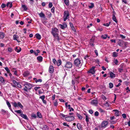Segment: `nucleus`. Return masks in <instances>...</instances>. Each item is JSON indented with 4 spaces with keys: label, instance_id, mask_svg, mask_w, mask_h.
Masks as SVG:
<instances>
[{
    "label": "nucleus",
    "instance_id": "58",
    "mask_svg": "<svg viewBox=\"0 0 130 130\" xmlns=\"http://www.w3.org/2000/svg\"><path fill=\"white\" fill-rule=\"evenodd\" d=\"M89 56L88 55H87L86 56H85L84 57V59L86 60H87L88 59V57Z\"/></svg>",
    "mask_w": 130,
    "mask_h": 130
},
{
    "label": "nucleus",
    "instance_id": "17",
    "mask_svg": "<svg viewBox=\"0 0 130 130\" xmlns=\"http://www.w3.org/2000/svg\"><path fill=\"white\" fill-rule=\"evenodd\" d=\"M113 111L115 112V115L116 116H119V111L118 110L115 109L113 110Z\"/></svg>",
    "mask_w": 130,
    "mask_h": 130
},
{
    "label": "nucleus",
    "instance_id": "1",
    "mask_svg": "<svg viewBox=\"0 0 130 130\" xmlns=\"http://www.w3.org/2000/svg\"><path fill=\"white\" fill-rule=\"evenodd\" d=\"M23 85L25 86V87L23 88V90L26 92L27 91V90L31 89L32 87L31 84L26 82H24Z\"/></svg>",
    "mask_w": 130,
    "mask_h": 130
},
{
    "label": "nucleus",
    "instance_id": "45",
    "mask_svg": "<svg viewBox=\"0 0 130 130\" xmlns=\"http://www.w3.org/2000/svg\"><path fill=\"white\" fill-rule=\"evenodd\" d=\"M15 112L19 113L21 114L22 113V111L21 110H15Z\"/></svg>",
    "mask_w": 130,
    "mask_h": 130
},
{
    "label": "nucleus",
    "instance_id": "50",
    "mask_svg": "<svg viewBox=\"0 0 130 130\" xmlns=\"http://www.w3.org/2000/svg\"><path fill=\"white\" fill-rule=\"evenodd\" d=\"M17 87L19 88H21V86L20 84H19V83H18L16 86V87Z\"/></svg>",
    "mask_w": 130,
    "mask_h": 130
},
{
    "label": "nucleus",
    "instance_id": "39",
    "mask_svg": "<svg viewBox=\"0 0 130 130\" xmlns=\"http://www.w3.org/2000/svg\"><path fill=\"white\" fill-rule=\"evenodd\" d=\"M123 41V44H124L125 47H127L128 45V43L127 42H124L123 41Z\"/></svg>",
    "mask_w": 130,
    "mask_h": 130
},
{
    "label": "nucleus",
    "instance_id": "42",
    "mask_svg": "<svg viewBox=\"0 0 130 130\" xmlns=\"http://www.w3.org/2000/svg\"><path fill=\"white\" fill-rule=\"evenodd\" d=\"M22 7L25 10H26L27 9V8L26 7L25 5H22Z\"/></svg>",
    "mask_w": 130,
    "mask_h": 130
},
{
    "label": "nucleus",
    "instance_id": "18",
    "mask_svg": "<svg viewBox=\"0 0 130 130\" xmlns=\"http://www.w3.org/2000/svg\"><path fill=\"white\" fill-rule=\"evenodd\" d=\"M13 37V40H17L18 42H20L17 39L18 38H19L18 36L17 35H14Z\"/></svg>",
    "mask_w": 130,
    "mask_h": 130
},
{
    "label": "nucleus",
    "instance_id": "31",
    "mask_svg": "<svg viewBox=\"0 0 130 130\" xmlns=\"http://www.w3.org/2000/svg\"><path fill=\"white\" fill-rule=\"evenodd\" d=\"M62 63V61L61 60H58L57 61V66H60Z\"/></svg>",
    "mask_w": 130,
    "mask_h": 130
},
{
    "label": "nucleus",
    "instance_id": "37",
    "mask_svg": "<svg viewBox=\"0 0 130 130\" xmlns=\"http://www.w3.org/2000/svg\"><path fill=\"white\" fill-rule=\"evenodd\" d=\"M18 106H19L21 109H22L23 107V106L20 102H18Z\"/></svg>",
    "mask_w": 130,
    "mask_h": 130
},
{
    "label": "nucleus",
    "instance_id": "10",
    "mask_svg": "<svg viewBox=\"0 0 130 130\" xmlns=\"http://www.w3.org/2000/svg\"><path fill=\"white\" fill-rule=\"evenodd\" d=\"M108 122L107 121H103L101 124V126L102 127H105L107 125Z\"/></svg>",
    "mask_w": 130,
    "mask_h": 130
},
{
    "label": "nucleus",
    "instance_id": "32",
    "mask_svg": "<svg viewBox=\"0 0 130 130\" xmlns=\"http://www.w3.org/2000/svg\"><path fill=\"white\" fill-rule=\"evenodd\" d=\"M64 2L65 4L67 6L69 5V0H64Z\"/></svg>",
    "mask_w": 130,
    "mask_h": 130
},
{
    "label": "nucleus",
    "instance_id": "44",
    "mask_svg": "<svg viewBox=\"0 0 130 130\" xmlns=\"http://www.w3.org/2000/svg\"><path fill=\"white\" fill-rule=\"evenodd\" d=\"M53 6V4L51 2H50L49 3L48 6L50 8H51Z\"/></svg>",
    "mask_w": 130,
    "mask_h": 130
},
{
    "label": "nucleus",
    "instance_id": "28",
    "mask_svg": "<svg viewBox=\"0 0 130 130\" xmlns=\"http://www.w3.org/2000/svg\"><path fill=\"white\" fill-rule=\"evenodd\" d=\"M107 37V35L106 34L103 35H102L101 37L104 39H106Z\"/></svg>",
    "mask_w": 130,
    "mask_h": 130
},
{
    "label": "nucleus",
    "instance_id": "36",
    "mask_svg": "<svg viewBox=\"0 0 130 130\" xmlns=\"http://www.w3.org/2000/svg\"><path fill=\"white\" fill-rule=\"evenodd\" d=\"M31 117L32 119L33 118H36V117L37 116L36 114L33 113L31 114Z\"/></svg>",
    "mask_w": 130,
    "mask_h": 130
},
{
    "label": "nucleus",
    "instance_id": "8",
    "mask_svg": "<svg viewBox=\"0 0 130 130\" xmlns=\"http://www.w3.org/2000/svg\"><path fill=\"white\" fill-rule=\"evenodd\" d=\"M72 64L71 62H66L65 67L68 68H72Z\"/></svg>",
    "mask_w": 130,
    "mask_h": 130
},
{
    "label": "nucleus",
    "instance_id": "24",
    "mask_svg": "<svg viewBox=\"0 0 130 130\" xmlns=\"http://www.w3.org/2000/svg\"><path fill=\"white\" fill-rule=\"evenodd\" d=\"M15 50L18 53L20 52L21 51V48L19 47V49L17 47H16L15 49Z\"/></svg>",
    "mask_w": 130,
    "mask_h": 130
},
{
    "label": "nucleus",
    "instance_id": "33",
    "mask_svg": "<svg viewBox=\"0 0 130 130\" xmlns=\"http://www.w3.org/2000/svg\"><path fill=\"white\" fill-rule=\"evenodd\" d=\"M7 6L11 7L12 6V3H10L9 2H8L7 4Z\"/></svg>",
    "mask_w": 130,
    "mask_h": 130
},
{
    "label": "nucleus",
    "instance_id": "6",
    "mask_svg": "<svg viewBox=\"0 0 130 130\" xmlns=\"http://www.w3.org/2000/svg\"><path fill=\"white\" fill-rule=\"evenodd\" d=\"M91 104L95 106H96L98 104V101L97 99H93L91 101Z\"/></svg>",
    "mask_w": 130,
    "mask_h": 130
},
{
    "label": "nucleus",
    "instance_id": "38",
    "mask_svg": "<svg viewBox=\"0 0 130 130\" xmlns=\"http://www.w3.org/2000/svg\"><path fill=\"white\" fill-rule=\"evenodd\" d=\"M37 116L39 118H41L42 117V116L41 115V113L39 112H38L37 113Z\"/></svg>",
    "mask_w": 130,
    "mask_h": 130
},
{
    "label": "nucleus",
    "instance_id": "51",
    "mask_svg": "<svg viewBox=\"0 0 130 130\" xmlns=\"http://www.w3.org/2000/svg\"><path fill=\"white\" fill-rule=\"evenodd\" d=\"M114 63L117 65H118V61L117 59H116L113 61Z\"/></svg>",
    "mask_w": 130,
    "mask_h": 130
},
{
    "label": "nucleus",
    "instance_id": "3",
    "mask_svg": "<svg viewBox=\"0 0 130 130\" xmlns=\"http://www.w3.org/2000/svg\"><path fill=\"white\" fill-rule=\"evenodd\" d=\"M74 64L76 66L79 67L81 64V61L78 59H76L74 60Z\"/></svg>",
    "mask_w": 130,
    "mask_h": 130
},
{
    "label": "nucleus",
    "instance_id": "16",
    "mask_svg": "<svg viewBox=\"0 0 130 130\" xmlns=\"http://www.w3.org/2000/svg\"><path fill=\"white\" fill-rule=\"evenodd\" d=\"M6 104L9 107V109L11 110H12V109L11 107V105L9 102L7 100L6 101Z\"/></svg>",
    "mask_w": 130,
    "mask_h": 130
},
{
    "label": "nucleus",
    "instance_id": "48",
    "mask_svg": "<svg viewBox=\"0 0 130 130\" xmlns=\"http://www.w3.org/2000/svg\"><path fill=\"white\" fill-rule=\"evenodd\" d=\"M86 120L87 122H89V118L88 116L86 115Z\"/></svg>",
    "mask_w": 130,
    "mask_h": 130
},
{
    "label": "nucleus",
    "instance_id": "46",
    "mask_svg": "<svg viewBox=\"0 0 130 130\" xmlns=\"http://www.w3.org/2000/svg\"><path fill=\"white\" fill-rule=\"evenodd\" d=\"M5 69L7 71L8 73H9L10 72V70L9 69L8 67L5 68Z\"/></svg>",
    "mask_w": 130,
    "mask_h": 130
},
{
    "label": "nucleus",
    "instance_id": "25",
    "mask_svg": "<svg viewBox=\"0 0 130 130\" xmlns=\"http://www.w3.org/2000/svg\"><path fill=\"white\" fill-rule=\"evenodd\" d=\"M5 34L2 32H0V38H4Z\"/></svg>",
    "mask_w": 130,
    "mask_h": 130
},
{
    "label": "nucleus",
    "instance_id": "26",
    "mask_svg": "<svg viewBox=\"0 0 130 130\" xmlns=\"http://www.w3.org/2000/svg\"><path fill=\"white\" fill-rule=\"evenodd\" d=\"M112 19L113 21L116 22H117V21L116 19V17L114 14L113 15Z\"/></svg>",
    "mask_w": 130,
    "mask_h": 130
},
{
    "label": "nucleus",
    "instance_id": "19",
    "mask_svg": "<svg viewBox=\"0 0 130 130\" xmlns=\"http://www.w3.org/2000/svg\"><path fill=\"white\" fill-rule=\"evenodd\" d=\"M0 81L2 84H4L5 83V80L2 76L0 77Z\"/></svg>",
    "mask_w": 130,
    "mask_h": 130
},
{
    "label": "nucleus",
    "instance_id": "15",
    "mask_svg": "<svg viewBox=\"0 0 130 130\" xmlns=\"http://www.w3.org/2000/svg\"><path fill=\"white\" fill-rule=\"evenodd\" d=\"M20 115L23 118L25 119H28V117L26 115L24 114H21Z\"/></svg>",
    "mask_w": 130,
    "mask_h": 130
},
{
    "label": "nucleus",
    "instance_id": "22",
    "mask_svg": "<svg viewBox=\"0 0 130 130\" xmlns=\"http://www.w3.org/2000/svg\"><path fill=\"white\" fill-rule=\"evenodd\" d=\"M109 74L110 75V77L111 78H113L114 77H115V75L111 72H109Z\"/></svg>",
    "mask_w": 130,
    "mask_h": 130
},
{
    "label": "nucleus",
    "instance_id": "23",
    "mask_svg": "<svg viewBox=\"0 0 130 130\" xmlns=\"http://www.w3.org/2000/svg\"><path fill=\"white\" fill-rule=\"evenodd\" d=\"M40 53V51L39 50H37L36 51H34V53L36 56H37L38 55V53Z\"/></svg>",
    "mask_w": 130,
    "mask_h": 130
},
{
    "label": "nucleus",
    "instance_id": "59",
    "mask_svg": "<svg viewBox=\"0 0 130 130\" xmlns=\"http://www.w3.org/2000/svg\"><path fill=\"white\" fill-rule=\"evenodd\" d=\"M120 36L123 39H124L125 38V37L122 35H120Z\"/></svg>",
    "mask_w": 130,
    "mask_h": 130
},
{
    "label": "nucleus",
    "instance_id": "64",
    "mask_svg": "<svg viewBox=\"0 0 130 130\" xmlns=\"http://www.w3.org/2000/svg\"><path fill=\"white\" fill-rule=\"evenodd\" d=\"M89 113L91 114H92L93 113L92 110L91 109L89 110Z\"/></svg>",
    "mask_w": 130,
    "mask_h": 130
},
{
    "label": "nucleus",
    "instance_id": "57",
    "mask_svg": "<svg viewBox=\"0 0 130 130\" xmlns=\"http://www.w3.org/2000/svg\"><path fill=\"white\" fill-rule=\"evenodd\" d=\"M6 6V5L3 3H2L1 5V7L2 8H4Z\"/></svg>",
    "mask_w": 130,
    "mask_h": 130
},
{
    "label": "nucleus",
    "instance_id": "41",
    "mask_svg": "<svg viewBox=\"0 0 130 130\" xmlns=\"http://www.w3.org/2000/svg\"><path fill=\"white\" fill-rule=\"evenodd\" d=\"M109 88H112L113 87V84L111 83L109 84Z\"/></svg>",
    "mask_w": 130,
    "mask_h": 130
},
{
    "label": "nucleus",
    "instance_id": "13",
    "mask_svg": "<svg viewBox=\"0 0 130 130\" xmlns=\"http://www.w3.org/2000/svg\"><path fill=\"white\" fill-rule=\"evenodd\" d=\"M54 70V67L52 66H50L49 69V72L50 73H52L53 72Z\"/></svg>",
    "mask_w": 130,
    "mask_h": 130
},
{
    "label": "nucleus",
    "instance_id": "34",
    "mask_svg": "<svg viewBox=\"0 0 130 130\" xmlns=\"http://www.w3.org/2000/svg\"><path fill=\"white\" fill-rule=\"evenodd\" d=\"M12 103L14 107H18V103H17L16 102H14Z\"/></svg>",
    "mask_w": 130,
    "mask_h": 130
},
{
    "label": "nucleus",
    "instance_id": "9",
    "mask_svg": "<svg viewBox=\"0 0 130 130\" xmlns=\"http://www.w3.org/2000/svg\"><path fill=\"white\" fill-rule=\"evenodd\" d=\"M59 26L60 27L63 29H64L67 26V24L65 22L63 23L62 24H59Z\"/></svg>",
    "mask_w": 130,
    "mask_h": 130
},
{
    "label": "nucleus",
    "instance_id": "53",
    "mask_svg": "<svg viewBox=\"0 0 130 130\" xmlns=\"http://www.w3.org/2000/svg\"><path fill=\"white\" fill-rule=\"evenodd\" d=\"M59 116L61 117H64L65 116L62 113H60L59 115Z\"/></svg>",
    "mask_w": 130,
    "mask_h": 130
},
{
    "label": "nucleus",
    "instance_id": "52",
    "mask_svg": "<svg viewBox=\"0 0 130 130\" xmlns=\"http://www.w3.org/2000/svg\"><path fill=\"white\" fill-rule=\"evenodd\" d=\"M63 124L64 126H67V127H69V125H68V124H67V123H66V122L63 123Z\"/></svg>",
    "mask_w": 130,
    "mask_h": 130
},
{
    "label": "nucleus",
    "instance_id": "27",
    "mask_svg": "<svg viewBox=\"0 0 130 130\" xmlns=\"http://www.w3.org/2000/svg\"><path fill=\"white\" fill-rule=\"evenodd\" d=\"M8 111H5L3 109H2L1 110V113L3 114V115H5L6 113Z\"/></svg>",
    "mask_w": 130,
    "mask_h": 130
},
{
    "label": "nucleus",
    "instance_id": "20",
    "mask_svg": "<svg viewBox=\"0 0 130 130\" xmlns=\"http://www.w3.org/2000/svg\"><path fill=\"white\" fill-rule=\"evenodd\" d=\"M12 82L14 84V85L12 84V86L14 87H16V86L18 82H17L15 80H13L12 81Z\"/></svg>",
    "mask_w": 130,
    "mask_h": 130
},
{
    "label": "nucleus",
    "instance_id": "29",
    "mask_svg": "<svg viewBox=\"0 0 130 130\" xmlns=\"http://www.w3.org/2000/svg\"><path fill=\"white\" fill-rule=\"evenodd\" d=\"M29 74V72H25L23 74V75L25 77L27 76H28Z\"/></svg>",
    "mask_w": 130,
    "mask_h": 130
},
{
    "label": "nucleus",
    "instance_id": "63",
    "mask_svg": "<svg viewBox=\"0 0 130 130\" xmlns=\"http://www.w3.org/2000/svg\"><path fill=\"white\" fill-rule=\"evenodd\" d=\"M45 128V130H47L48 129V127L46 125H45L44 126L43 128Z\"/></svg>",
    "mask_w": 130,
    "mask_h": 130
},
{
    "label": "nucleus",
    "instance_id": "49",
    "mask_svg": "<svg viewBox=\"0 0 130 130\" xmlns=\"http://www.w3.org/2000/svg\"><path fill=\"white\" fill-rule=\"evenodd\" d=\"M91 5L89 6V7L90 8H92L94 7V5L92 3H91Z\"/></svg>",
    "mask_w": 130,
    "mask_h": 130
},
{
    "label": "nucleus",
    "instance_id": "2",
    "mask_svg": "<svg viewBox=\"0 0 130 130\" xmlns=\"http://www.w3.org/2000/svg\"><path fill=\"white\" fill-rule=\"evenodd\" d=\"M63 18L64 21H65L69 18V13L68 10L64 11Z\"/></svg>",
    "mask_w": 130,
    "mask_h": 130
},
{
    "label": "nucleus",
    "instance_id": "30",
    "mask_svg": "<svg viewBox=\"0 0 130 130\" xmlns=\"http://www.w3.org/2000/svg\"><path fill=\"white\" fill-rule=\"evenodd\" d=\"M76 116L79 119H82L83 117L80 115L78 113H77Z\"/></svg>",
    "mask_w": 130,
    "mask_h": 130
},
{
    "label": "nucleus",
    "instance_id": "35",
    "mask_svg": "<svg viewBox=\"0 0 130 130\" xmlns=\"http://www.w3.org/2000/svg\"><path fill=\"white\" fill-rule=\"evenodd\" d=\"M118 53L116 52H113V57H116L117 56Z\"/></svg>",
    "mask_w": 130,
    "mask_h": 130
},
{
    "label": "nucleus",
    "instance_id": "61",
    "mask_svg": "<svg viewBox=\"0 0 130 130\" xmlns=\"http://www.w3.org/2000/svg\"><path fill=\"white\" fill-rule=\"evenodd\" d=\"M42 81V79H38L37 81H35V82L36 83H37V82H41Z\"/></svg>",
    "mask_w": 130,
    "mask_h": 130
},
{
    "label": "nucleus",
    "instance_id": "62",
    "mask_svg": "<svg viewBox=\"0 0 130 130\" xmlns=\"http://www.w3.org/2000/svg\"><path fill=\"white\" fill-rule=\"evenodd\" d=\"M122 116L123 118H125L126 117V115L125 113L123 114H122Z\"/></svg>",
    "mask_w": 130,
    "mask_h": 130
},
{
    "label": "nucleus",
    "instance_id": "11",
    "mask_svg": "<svg viewBox=\"0 0 130 130\" xmlns=\"http://www.w3.org/2000/svg\"><path fill=\"white\" fill-rule=\"evenodd\" d=\"M77 128L79 130H82L83 129V128L82 126L80 123H78L77 124Z\"/></svg>",
    "mask_w": 130,
    "mask_h": 130
},
{
    "label": "nucleus",
    "instance_id": "5",
    "mask_svg": "<svg viewBox=\"0 0 130 130\" xmlns=\"http://www.w3.org/2000/svg\"><path fill=\"white\" fill-rule=\"evenodd\" d=\"M74 117L73 116L67 117L65 118V120L68 121H70L73 120Z\"/></svg>",
    "mask_w": 130,
    "mask_h": 130
},
{
    "label": "nucleus",
    "instance_id": "56",
    "mask_svg": "<svg viewBox=\"0 0 130 130\" xmlns=\"http://www.w3.org/2000/svg\"><path fill=\"white\" fill-rule=\"evenodd\" d=\"M53 61L54 64H56V63L57 62V61L56 60L54 59H53Z\"/></svg>",
    "mask_w": 130,
    "mask_h": 130
},
{
    "label": "nucleus",
    "instance_id": "40",
    "mask_svg": "<svg viewBox=\"0 0 130 130\" xmlns=\"http://www.w3.org/2000/svg\"><path fill=\"white\" fill-rule=\"evenodd\" d=\"M8 51L9 52L11 53L12 51V49L11 47H8Z\"/></svg>",
    "mask_w": 130,
    "mask_h": 130
},
{
    "label": "nucleus",
    "instance_id": "60",
    "mask_svg": "<svg viewBox=\"0 0 130 130\" xmlns=\"http://www.w3.org/2000/svg\"><path fill=\"white\" fill-rule=\"evenodd\" d=\"M102 98L104 100H106L107 99L106 97L104 96L103 95H102Z\"/></svg>",
    "mask_w": 130,
    "mask_h": 130
},
{
    "label": "nucleus",
    "instance_id": "54",
    "mask_svg": "<svg viewBox=\"0 0 130 130\" xmlns=\"http://www.w3.org/2000/svg\"><path fill=\"white\" fill-rule=\"evenodd\" d=\"M110 23V22H109V23H107L106 24H103V25L106 26H109V24Z\"/></svg>",
    "mask_w": 130,
    "mask_h": 130
},
{
    "label": "nucleus",
    "instance_id": "43",
    "mask_svg": "<svg viewBox=\"0 0 130 130\" xmlns=\"http://www.w3.org/2000/svg\"><path fill=\"white\" fill-rule=\"evenodd\" d=\"M45 98V96L44 95H43L39 97V98L42 99V100H44Z\"/></svg>",
    "mask_w": 130,
    "mask_h": 130
},
{
    "label": "nucleus",
    "instance_id": "14",
    "mask_svg": "<svg viewBox=\"0 0 130 130\" xmlns=\"http://www.w3.org/2000/svg\"><path fill=\"white\" fill-rule=\"evenodd\" d=\"M38 14L41 18H45V15L42 11L40 13H39Z\"/></svg>",
    "mask_w": 130,
    "mask_h": 130
},
{
    "label": "nucleus",
    "instance_id": "21",
    "mask_svg": "<svg viewBox=\"0 0 130 130\" xmlns=\"http://www.w3.org/2000/svg\"><path fill=\"white\" fill-rule=\"evenodd\" d=\"M35 36L37 39L39 40L41 39V35L39 34H36Z\"/></svg>",
    "mask_w": 130,
    "mask_h": 130
},
{
    "label": "nucleus",
    "instance_id": "55",
    "mask_svg": "<svg viewBox=\"0 0 130 130\" xmlns=\"http://www.w3.org/2000/svg\"><path fill=\"white\" fill-rule=\"evenodd\" d=\"M40 87H34V89L36 91L38 89L40 88Z\"/></svg>",
    "mask_w": 130,
    "mask_h": 130
},
{
    "label": "nucleus",
    "instance_id": "12",
    "mask_svg": "<svg viewBox=\"0 0 130 130\" xmlns=\"http://www.w3.org/2000/svg\"><path fill=\"white\" fill-rule=\"evenodd\" d=\"M37 59L38 61L39 62H41L43 61V57L41 56H39L37 57Z\"/></svg>",
    "mask_w": 130,
    "mask_h": 130
},
{
    "label": "nucleus",
    "instance_id": "4",
    "mask_svg": "<svg viewBox=\"0 0 130 130\" xmlns=\"http://www.w3.org/2000/svg\"><path fill=\"white\" fill-rule=\"evenodd\" d=\"M51 33L54 37H57V29L56 28H53Z\"/></svg>",
    "mask_w": 130,
    "mask_h": 130
},
{
    "label": "nucleus",
    "instance_id": "47",
    "mask_svg": "<svg viewBox=\"0 0 130 130\" xmlns=\"http://www.w3.org/2000/svg\"><path fill=\"white\" fill-rule=\"evenodd\" d=\"M99 115V113L98 111H96L94 113V115L96 116H98Z\"/></svg>",
    "mask_w": 130,
    "mask_h": 130
},
{
    "label": "nucleus",
    "instance_id": "7",
    "mask_svg": "<svg viewBox=\"0 0 130 130\" xmlns=\"http://www.w3.org/2000/svg\"><path fill=\"white\" fill-rule=\"evenodd\" d=\"M95 68V67L93 66L88 71V72L91 73L92 74H94L95 72V71L94 70Z\"/></svg>",
    "mask_w": 130,
    "mask_h": 130
}]
</instances>
